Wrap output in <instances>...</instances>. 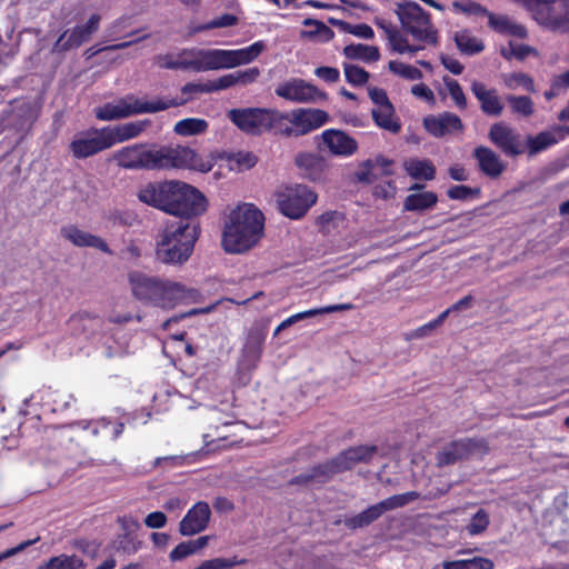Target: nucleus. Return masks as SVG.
Listing matches in <instances>:
<instances>
[{
	"instance_id": "obj_1",
	"label": "nucleus",
	"mask_w": 569,
	"mask_h": 569,
	"mask_svg": "<svg viewBox=\"0 0 569 569\" xmlns=\"http://www.w3.org/2000/svg\"><path fill=\"white\" fill-rule=\"evenodd\" d=\"M137 198L147 206L182 218L201 216L208 209L204 194L180 180L147 182L138 188Z\"/></svg>"
},
{
	"instance_id": "obj_2",
	"label": "nucleus",
	"mask_w": 569,
	"mask_h": 569,
	"mask_svg": "<svg viewBox=\"0 0 569 569\" xmlns=\"http://www.w3.org/2000/svg\"><path fill=\"white\" fill-rule=\"evenodd\" d=\"M129 284L137 299L162 309L197 302L200 297L196 289L180 282L150 277L137 271L129 273Z\"/></svg>"
},
{
	"instance_id": "obj_3",
	"label": "nucleus",
	"mask_w": 569,
	"mask_h": 569,
	"mask_svg": "<svg viewBox=\"0 0 569 569\" xmlns=\"http://www.w3.org/2000/svg\"><path fill=\"white\" fill-rule=\"evenodd\" d=\"M199 226L172 221L162 226L154 237V256L166 264H182L189 260L199 237Z\"/></svg>"
},
{
	"instance_id": "obj_4",
	"label": "nucleus",
	"mask_w": 569,
	"mask_h": 569,
	"mask_svg": "<svg viewBox=\"0 0 569 569\" xmlns=\"http://www.w3.org/2000/svg\"><path fill=\"white\" fill-rule=\"evenodd\" d=\"M184 101L186 100H166L160 97L148 98L128 94L96 108L94 114L99 120L111 121L134 114L156 113L171 107L181 106Z\"/></svg>"
},
{
	"instance_id": "obj_5",
	"label": "nucleus",
	"mask_w": 569,
	"mask_h": 569,
	"mask_svg": "<svg viewBox=\"0 0 569 569\" xmlns=\"http://www.w3.org/2000/svg\"><path fill=\"white\" fill-rule=\"evenodd\" d=\"M151 159V169H189L206 173L214 166L213 157H203L184 146L152 149Z\"/></svg>"
},
{
	"instance_id": "obj_6",
	"label": "nucleus",
	"mask_w": 569,
	"mask_h": 569,
	"mask_svg": "<svg viewBox=\"0 0 569 569\" xmlns=\"http://www.w3.org/2000/svg\"><path fill=\"white\" fill-rule=\"evenodd\" d=\"M396 12L403 30L417 42L425 48L437 44L438 30L432 24L430 16L418 3L412 1L398 3Z\"/></svg>"
},
{
	"instance_id": "obj_7",
	"label": "nucleus",
	"mask_w": 569,
	"mask_h": 569,
	"mask_svg": "<svg viewBox=\"0 0 569 569\" xmlns=\"http://www.w3.org/2000/svg\"><path fill=\"white\" fill-rule=\"evenodd\" d=\"M221 246L227 253L239 254L249 249V204L240 203L224 218Z\"/></svg>"
},
{
	"instance_id": "obj_8",
	"label": "nucleus",
	"mask_w": 569,
	"mask_h": 569,
	"mask_svg": "<svg viewBox=\"0 0 569 569\" xmlns=\"http://www.w3.org/2000/svg\"><path fill=\"white\" fill-rule=\"evenodd\" d=\"M317 200L318 194L311 188L301 183L281 187L276 193L279 211L292 220L303 218Z\"/></svg>"
},
{
	"instance_id": "obj_9",
	"label": "nucleus",
	"mask_w": 569,
	"mask_h": 569,
	"mask_svg": "<svg viewBox=\"0 0 569 569\" xmlns=\"http://www.w3.org/2000/svg\"><path fill=\"white\" fill-rule=\"evenodd\" d=\"M376 453L373 446H359L342 451L339 456L326 465L317 467L311 476L312 479L328 478L331 475L351 469L359 462L369 461Z\"/></svg>"
},
{
	"instance_id": "obj_10",
	"label": "nucleus",
	"mask_w": 569,
	"mask_h": 569,
	"mask_svg": "<svg viewBox=\"0 0 569 569\" xmlns=\"http://www.w3.org/2000/svg\"><path fill=\"white\" fill-rule=\"evenodd\" d=\"M488 450V445L483 439L465 438L443 447L437 456V462L439 466H447L471 456H483Z\"/></svg>"
},
{
	"instance_id": "obj_11",
	"label": "nucleus",
	"mask_w": 569,
	"mask_h": 569,
	"mask_svg": "<svg viewBox=\"0 0 569 569\" xmlns=\"http://www.w3.org/2000/svg\"><path fill=\"white\" fill-rule=\"evenodd\" d=\"M111 148L106 128L79 132L70 142L72 156L77 159L91 157Z\"/></svg>"
},
{
	"instance_id": "obj_12",
	"label": "nucleus",
	"mask_w": 569,
	"mask_h": 569,
	"mask_svg": "<svg viewBox=\"0 0 569 569\" xmlns=\"http://www.w3.org/2000/svg\"><path fill=\"white\" fill-rule=\"evenodd\" d=\"M276 94L295 103H310L327 99V94L300 78H292L276 88Z\"/></svg>"
},
{
	"instance_id": "obj_13",
	"label": "nucleus",
	"mask_w": 569,
	"mask_h": 569,
	"mask_svg": "<svg viewBox=\"0 0 569 569\" xmlns=\"http://www.w3.org/2000/svg\"><path fill=\"white\" fill-rule=\"evenodd\" d=\"M200 72L222 68H233L249 60V49L222 50L200 49Z\"/></svg>"
},
{
	"instance_id": "obj_14",
	"label": "nucleus",
	"mask_w": 569,
	"mask_h": 569,
	"mask_svg": "<svg viewBox=\"0 0 569 569\" xmlns=\"http://www.w3.org/2000/svg\"><path fill=\"white\" fill-rule=\"evenodd\" d=\"M287 119L291 124L287 132L303 136L326 124L329 121V114L321 109L301 108L291 111Z\"/></svg>"
},
{
	"instance_id": "obj_15",
	"label": "nucleus",
	"mask_w": 569,
	"mask_h": 569,
	"mask_svg": "<svg viewBox=\"0 0 569 569\" xmlns=\"http://www.w3.org/2000/svg\"><path fill=\"white\" fill-rule=\"evenodd\" d=\"M488 137L507 156L516 157L525 150L520 133L505 122L493 123L489 129Z\"/></svg>"
},
{
	"instance_id": "obj_16",
	"label": "nucleus",
	"mask_w": 569,
	"mask_h": 569,
	"mask_svg": "<svg viewBox=\"0 0 569 569\" xmlns=\"http://www.w3.org/2000/svg\"><path fill=\"white\" fill-rule=\"evenodd\" d=\"M152 149L141 144L124 147L114 153L118 166L126 169H151Z\"/></svg>"
},
{
	"instance_id": "obj_17",
	"label": "nucleus",
	"mask_w": 569,
	"mask_h": 569,
	"mask_svg": "<svg viewBox=\"0 0 569 569\" xmlns=\"http://www.w3.org/2000/svg\"><path fill=\"white\" fill-rule=\"evenodd\" d=\"M210 516L209 505L203 501L197 502L180 521L179 532L188 537L203 531L210 521Z\"/></svg>"
},
{
	"instance_id": "obj_18",
	"label": "nucleus",
	"mask_w": 569,
	"mask_h": 569,
	"mask_svg": "<svg viewBox=\"0 0 569 569\" xmlns=\"http://www.w3.org/2000/svg\"><path fill=\"white\" fill-rule=\"evenodd\" d=\"M423 127L433 137H443L463 130L461 119L451 112L426 117L423 119Z\"/></svg>"
},
{
	"instance_id": "obj_19",
	"label": "nucleus",
	"mask_w": 569,
	"mask_h": 569,
	"mask_svg": "<svg viewBox=\"0 0 569 569\" xmlns=\"http://www.w3.org/2000/svg\"><path fill=\"white\" fill-rule=\"evenodd\" d=\"M60 234L66 241L72 243L76 247H91L104 253H111V250L102 238L82 230L74 224L62 227L60 229Z\"/></svg>"
},
{
	"instance_id": "obj_20",
	"label": "nucleus",
	"mask_w": 569,
	"mask_h": 569,
	"mask_svg": "<svg viewBox=\"0 0 569 569\" xmlns=\"http://www.w3.org/2000/svg\"><path fill=\"white\" fill-rule=\"evenodd\" d=\"M569 136V127L553 126L548 130L541 131L536 136L527 138V148L530 156L537 154Z\"/></svg>"
},
{
	"instance_id": "obj_21",
	"label": "nucleus",
	"mask_w": 569,
	"mask_h": 569,
	"mask_svg": "<svg viewBox=\"0 0 569 569\" xmlns=\"http://www.w3.org/2000/svg\"><path fill=\"white\" fill-rule=\"evenodd\" d=\"M101 17L97 13L91 14L88 21L82 26H77L72 30L64 32L57 42L62 49L79 47L94 33L100 24Z\"/></svg>"
},
{
	"instance_id": "obj_22",
	"label": "nucleus",
	"mask_w": 569,
	"mask_h": 569,
	"mask_svg": "<svg viewBox=\"0 0 569 569\" xmlns=\"http://www.w3.org/2000/svg\"><path fill=\"white\" fill-rule=\"evenodd\" d=\"M321 137L326 147L333 154L348 157L358 149L357 141L341 130L328 129L322 132Z\"/></svg>"
},
{
	"instance_id": "obj_23",
	"label": "nucleus",
	"mask_w": 569,
	"mask_h": 569,
	"mask_svg": "<svg viewBox=\"0 0 569 569\" xmlns=\"http://www.w3.org/2000/svg\"><path fill=\"white\" fill-rule=\"evenodd\" d=\"M471 91L481 103V110L489 116H500L503 104L493 89H487L481 82L473 81Z\"/></svg>"
},
{
	"instance_id": "obj_24",
	"label": "nucleus",
	"mask_w": 569,
	"mask_h": 569,
	"mask_svg": "<svg viewBox=\"0 0 569 569\" xmlns=\"http://www.w3.org/2000/svg\"><path fill=\"white\" fill-rule=\"evenodd\" d=\"M149 124H150L149 120H138V121L127 122L123 124H118L114 127H104V128L107 130L110 146L112 147L117 143H121L123 141H127V140L138 137L141 132H143L147 129V127Z\"/></svg>"
},
{
	"instance_id": "obj_25",
	"label": "nucleus",
	"mask_w": 569,
	"mask_h": 569,
	"mask_svg": "<svg viewBox=\"0 0 569 569\" xmlns=\"http://www.w3.org/2000/svg\"><path fill=\"white\" fill-rule=\"evenodd\" d=\"M423 186L415 183L410 190L418 191L410 193L403 201V210L406 211H425L433 208L438 201V197L432 191H423Z\"/></svg>"
},
{
	"instance_id": "obj_26",
	"label": "nucleus",
	"mask_w": 569,
	"mask_h": 569,
	"mask_svg": "<svg viewBox=\"0 0 569 569\" xmlns=\"http://www.w3.org/2000/svg\"><path fill=\"white\" fill-rule=\"evenodd\" d=\"M489 27L496 32L512 36L519 39H525L528 36V31L525 26L513 21L508 16L495 14L492 12L487 13Z\"/></svg>"
},
{
	"instance_id": "obj_27",
	"label": "nucleus",
	"mask_w": 569,
	"mask_h": 569,
	"mask_svg": "<svg viewBox=\"0 0 569 569\" xmlns=\"http://www.w3.org/2000/svg\"><path fill=\"white\" fill-rule=\"evenodd\" d=\"M353 306L351 303H338V305H330L325 306L320 308H313L306 311H301L298 313H295L287 319H284L274 330V336L279 335L280 331L289 328L290 326L295 325L296 322L311 318L319 315H326V313H332V312H339V311H347L351 310Z\"/></svg>"
},
{
	"instance_id": "obj_28",
	"label": "nucleus",
	"mask_w": 569,
	"mask_h": 569,
	"mask_svg": "<svg viewBox=\"0 0 569 569\" xmlns=\"http://www.w3.org/2000/svg\"><path fill=\"white\" fill-rule=\"evenodd\" d=\"M475 157L481 171L489 177H499L506 168L499 156L487 147L476 148Z\"/></svg>"
},
{
	"instance_id": "obj_29",
	"label": "nucleus",
	"mask_w": 569,
	"mask_h": 569,
	"mask_svg": "<svg viewBox=\"0 0 569 569\" xmlns=\"http://www.w3.org/2000/svg\"><path fill=\"white\" fill-rule=\"evenodd\" d=\"M402 166L412 179L430 181L436 177V167L428 159L409 158L403 161Z\"/></svg>"
},
{
	"instance_id": "obj_30",
	"label": "nucleus",
	"mask_w": 569,
	"mask_h": 569,
	"mask_svg": "<svg viewBox=\"0 0 569 569\" xmlns=\"http://www.w3.org/2000/svg\"><path fill=\"white\" fill-rule=\"evenodd\" d=\"M372 118L376 124L391 133H398L401 129L399 118L396 116L395 108L392 104H385L378 108H373Z\"/></svg>"
},
{
	"instance_id": "obj_31",
	"label": "nucleus",
	"mask_w": 569,
	"mask_h": 569,
	"mask_svg": "<svg viewBox=\"0 0 569 569\" xmlns=\"http://www.w3.org/2000/svg\"><path fill=\"white\" fill-rule=\"evenodd\" d=\"M343 54L348 59L360 60L367 63L376 62L381 57L378 47L365 43H350L346 46Z\"/></svg>"
},
{
	"instance_id": "obj_32",
	"label": "nucleus",
	"mask_w": 569,
	"mask_h": 569,
	"mask_svg": "<svg viewBox=\"0 0 569 569\" xmlns=\"http://www.w3.org/2000/svg\"><path fill=\"white\" fill-rule=\"evenodd\" d=\"M37 569H86V563L77 555L60 553L49 558L39 565Z\"/></svg>"
},
{
	"instance_id": "obj_33",
	"label": "nucleus",
	"mask_w": 569,
	"mask_h": 569,
	"mask_svg": "<svg viewBox=\"0 0 569 569\" xmlns=\"http://www.w3.org/2000/svg\"><path fill=\"white\" fill-rule=\"evenodd\" d=\"M453 40L458 50L463 54H476L485 49L483 42L468 30L457 31L453 36Z\"/></svg>"
},
{
	"instance_id": "obj_34",
	"label": "nucleus",
	"mask_w": 569,
	"mask_h": 569,
	"mask_svg": "<svg viewBox=\"0 0 569 569\" xmlns=\"http://www.w3.org/2000/svg\"><path fill=\"white\" fill-rule=\"evenodd\" d=\"M303 24L308 27V29L300 32V36L305 39L328 42L333 38V31L321 21L306 19Z\"/></svg>"
},
{
	"instance_id": "obj_35",
	"label": "nucleus",
	"mask_w": 569,
	"mask_h": 569,
	"mask_svg": "<svg viewBox=\"0 0 569 569\" xmlns=\"http://www.w3.org/2000/svg\"><path fill=\"white\" fill-rule=\"evenodd\" d=\"M209 123L201 118H186L176 122L174 133L182 137L202 134L208 130Z\"/></svg>"
},
{
	"instance_id": "obj_36",
	"label": "nucleus",
	"mask_w": 569,
	"mask_h": 569,
	"mask_svg": "<svg viewBox=\"0 0 569 569\" xmlns=\"http://www.w3.org/2000/svg\"><path fill=\"white\" fill-rule=\"evenodd\" d=\"M391 36L387 44L389 50L393 53L415 56L417 52L425 49V46L419 42L418 44H411L408 38L399 30Z\"/></svg>"
},
{
	"instance_id": "obj_37",
	"label": "nucleus",
	"mask_w": 569,
	"mask_h": 569,
	"mask_svg": "<svg viewBox=\"0 0 569 569\" xmlns=\"http://www.w3.org/2000/svg\"><path fill=\"white\" fill-rule=\"evenodd\" d=\"M296 164L303 171V176L316 181L320 178L322 162L311 153H301L296 158Z\"/></svg>"
},
{
	"instance_id": "obj_38",
	"label": "nucleus",
	"mask_w": 569,
	"mask_h": 569,
	"mask_svg": "<svg viewBox=\"0 0 569 569\" xmlns=\"http://www.w3.org/2000/svg\"><path fill=\"white\" fill-rule=\"evenodd\" d=\"M207 157H213L214 163L217 161H224L230 171H240L244 169L249 161V156L246 152H217L210 153Z\"/></svg>"
},
{
	"instance_id": "obj_39",
	"label": "nucleus",
	"mask_w": 569,
	"mask_h": 569,
	"mask_svg": "<svg viewBox=\"0 0 569 569\" xmlns=\"http://www.w3.org/2000/svg\"><path fill=\"white\" fill-rule=\"evenodd\" d=\"M273 121V112L266 109H251V134L269 130Z\"/></svg>"
},
{
	"instance_id": "obj_40",
	"label": "nucleus",
	"mask_w": 569,
	"mask_h": 569,
	"mask_svg": "<svg viewBox=\"0 0 569 569\" xmlns=\"http://www.w3.org/2000/svg\"><path fill=\"white\" fill-rule=\"evenodd\" d=\"M500 53L507 60L512 58L525 60L530 56L538 57V51L533 47L522 43H515L512 41H510L507 47H501Z\"/></svg>"
},
{
	"instance_id": "obj_41",
	"label": "nucleus",
	"mask_w": 569,
	"mask_h": 569,
	"mask_svg": "<svg viewBox=\"0 0 569 569\" xmlns=\"http://www.w3.org/2000/svg\"><path fill=\"white\" fill-rule=\"evenodd\" d=\"M512 113L528 118L533 114L535 107L532 100L527 96L510 94L506 98Z\"/></svg>"
},
{
	"instance_id": "obj_42",
	"label": "nucleus",
	"mask_w": 569,
	"mask_h": 569,
	"mask_svg": "<svg viewBox=\"0 0 569 569\" xmlns=\"http://www.w3.org/2000/svg\"><path fill=\"white\" fill-rule=\"evenodd\" d=\"M503 83L507 88L511 90H517L522 88L529 92H535L536 88L533 84V79L526 73L522 72H513L503 76Z\"/></svg>"
},
{
	"instance_id": "obj_43",
	"label": "nucleus",
	"mask_w": 569,
	"mask_h": 569,
	"mask_svg": "<svg viewBox=\"0 0 569 569\" xmlns=\"http://www.w3.org/2000/svg\"><path fill=\"white\" fill-rule=\"evenodd\" d=\"M388 69L391 73L406 80L415 81L422 78V72L419 69L398 60L389 61Z\"/></svg>"
},
{
	"instance_id": "obj_44",
	"label": "nucleus",
	"mask_w": 569,
	"mask_h": 569,
	"mask_svg": "<svg viewBox=\"0 0 569 569\" xmlns=\"http://www.w3.org/2000/svg\"><path fill=\"white\" fill-rule=\"evenodd\" d=\"M490 523L489 515L486 510L479 509L466 526V530L470 536H478L485 532Z\"/></svg>"
},
{
	"instance_id": "obj_45",
	"label": "nucleus",
	"mask_w": 569,
	"mask_h": 569,
	"mask_svg": "<svg viewBox=\"0 0 569 569\" xmlns=\"http://www.w3.org/2000/svg\"><path fill=\"white\" fill-rule=\"evenodd\" d=\"M199 53H200V49H196V48L184 49L181 52H179L180 60H181V63H180L181 69L200 72L201 63H200Z\"/></svg>"
},
{
	"instance_id": "obj_46",
	"label": "nucleus",
	"mask_w": 569,
	"mask_h": 569,
	"mask_svg": "<svg viewBox=\"0 0 569 569\" xmlns=\"http://www.w3.org/2000/svg\"><path fill=\"white\" fill-rule=\"evenodd\" d=\"M451 7L455 12L468 16H487L488 13L485 7L470 0L453 1Z\"/></svg>"
},
{
	"instance_id": "obj_47",
	"label": "nucleus",
	"mask_w": 569,
	"mask_h": 569,
	"mask_svg": "<svg viewBox=\"0 0 569 569\" xmlns=\"http://www.w3.org/2000/svg\"><path fill=\"white\" fill-rule=\"evenodd\" d=\"M443 83L456 106L460 109H465L467 107V100L459 82L452 78L445 77Z\"/></svg>"
},
{
	"instance_id": "obj_48",
	"label": "nucleus",
	"mask_w": 569,
	"mask_h": 569,
	"mask_svg": "<svg viewBox=\"0 0 569 569\" xmlns=\"http://www.w3.org/2000/svg\"><path fill=\"white\" fill-rule=\"evenodd\" d=\"M263 213L251 204V247L263 237Z\"/></svg>"
},
{
	"instance_id": "obj_49",
	"label": "nucleus",
	"mask_w": 569,
	"mask_h": 569,
	"mask_svg": "<svg viewBox=\"0 0 569 569\" xmlns=\"http://www.w3.org/2000/svg\"><path fill=\"white\" fill-rule=\"evenodd\" d=\"M418 498V493L416 491H409L400 495L391 496L385 500H382V505L386 511L393 510L400 507L408 505L411 501H415Z\"/></svg>"
},
{
	"instance_id": "obj_50",
	"label": "nucleus",
	"mask_w": 569,
	"mask_h": 569,
	"mask_svg": "<svg viewBox=\"0 0 569 569\" xmlns=\"http://www.w3.org/2000/svg\"><path fill=\"white\" fill-rule=\"evenodd\" d=\"M345 76L349 83L355 86H362L369 79V73L358 66L345 64Z\"/></svg>"
},
{
	"instance_id": "obj_51",
	"label": "nucleus",
	"mask_w": 569,
	"mask_h": 569,
	"mask_svg": "<svg viewBox=\"0 0 569 569\" xmlns=\"http://www.w3.org/2000/svg\"><path fill=\"white\" fill-rule=\"evenodd\" d=\"M243 562L234 558H213L202 561L194 569H230L233 566Z\"/></svg>"
},
{
	"instance_id": "obj_52",
	"label": "nucleus",
	"mask_w": 569,
	"mask_h": 569,
	"mask_svg": "<svg viewBox=\"0 0 569 569\" xmlns=\"http://www.w3.org/2000/svg\"><path fill=\"white\" fill-rule=\"evenodd\" d=\"M241 78V73L237 71L233 73L224 74L216 80H209L210 92L227 89L232 84L239 82Z\"/></svg>"
},
{
	"instance_id": "obj_53",
	"label": "nucleus",
	"mask_w": 569,
	"mask_h": 569,
	"mask_svg": "<svg viewBox=\"0 0 569 569\" xmlns=\"http://www.w3.org/2000/svg\"><path fill=\"white\" fill-rule=\"evenodd\" d=\"M238 18L231 13H224L220 17H217L203 26L198 28V31L216 29V28H228L237 24Z\"/></svg>"
},
{
	"instance_id": "obj_54",
	"label": "nucleus",
	"mask_w": 569,
	"mask_h": 569,
	"mask_svg": "<svg viewBox=\"0 0 569 569\" xmlns=\"http://www.w3.org/2000/svg\"><path fill=\"white\" fill-rule=\"evenodd\" d=\"M192 555H196V552H194V549H193L190 540L182 541V542L178 543L171 550V552L169 553V560L171 562H177V561H181Z\"/></svg>"
},
{
	"instance_id": "obj_55",
	"label": "nucleus",
	"mask_w": 569,
	"mask_h": 569,
	"mask_svg": "<svg viewBox=\"0 0 569 569\" xmlns=\"http://www.w3.org/2000/svg\"><path fill=\"white\" fill-rule=\"evenodd\" d=\"M210 86H209V81L207 82H198V83H194V82H190V83H187L184 84L182 88H181V92L182 94H187L188 97L187 98H181V100H186L183 103H186L192 96L194 94H198V93H209L210 92ZM166 100H171L170 98H164ZM178 101H180V99H177Z\"/></svg>"
},
{
	"instance_id": "obj_56",
	"label": "nucleus",
	"mask_w": 569,
	"mask_h": 569,
	"mask_svg": "<svg viewBox=\"0 0 569 569\" xmlns=\"http://www.w3.org/2000/svg\"><path fill=\"white\" fill-rule=\"evenodd\" d=\"M353 178L361 183H371L375 180L373 162L368 160L359 166L355 171Z\"/></svg>"
},
{
	"instance_id": "obj_57",
	"label": "nucleus",
	"mask_w": 569,
	"mask_h": 569,
	"mask_svg": "<svg viewBox=\"0 0 569 569\" xmlns=\"http://www.w3.org/2000/svg\"><path fill=\"white\" fill-rule=\"evenodd\" d=\"M230 120L242 131H249V111L244 109H232L228 113Z\"/></svg>"
},
{
	"instance_id": "obj_58",
	"label": "nucleus",
	"mask_w": 569,
	"mask_h": 569,
	"mask_svg": "<svg viewBox=\"0 0 569 569\" xmlns=\"http://www.w3.org/2000/svg\"><path fill=\"white\" fill-rule=\"evenodd\" d=\"M411 93L418 98L421 99L430 104H435L436 97L433 91L426 86L425 83H417L411 87Z\"/></svg>"
},
{
	"instance_id": "obj_59",
	"label": "nucleus",
	"mask_w": 569,
	"mask_h": 569,
	"mask_svg": "<svg viewBox=\"0 0 569 569\" xmlns=\"http://www.w3.org/2000/svg\"><path fill=\"white\" fill-rule=\"evenodd\" d=\"M180 54H163L156 58V64L163 69H181Z\"/></svg>"
},
{
	"instance_id": "obj_60",
	"label": "nucleus",
	"mask_w": 569,
	"mask_h": 569,
	"mask_svg": "<svg viewBox=\"0 0 569 569\" xmlns=\"http://www.w3.org/2000/svg\"><path fill=\"white\" fill-rule=\"evenodd\" d=\"M227 437L226 436H218L217 439L211 438V435L204 433L203 435V443L206 452L216 451L220 448L228 447L229 445L226 443Z\"/></svg>"
},
{
	"instance_id": "obj_61",
	"label": "nucleus",
	"mask_w": 569,
	"mask_h": 569,
	"mask_svg": "<svg viewBox=\"0 0 569 569\" xmlns=\"http://www.w3.org/2000/svg\"><path fill=\"white\" fill-rule=\"evenodd\" d=\"M167 523V516L161 511L149 513L144 519V525L151 529L163 528Z\"/></svg>"
},
{
	"instance_id": "obj_62",
	"label": "nucleus",
	"mask_w": 569,
	"mask_h": 569,
	"mask_svg": "<svg viewBox=\"0 0 569 569\" xmlns=\"http://www.w3.org/2000/svg\"><path fill=\"white\" fill-rule=\"evenodd\" d=\"M315 74L326 82L333 83L339 80V70L332 67H319L315 70Z\"/></svg>"
},
{
	"instance_id": "obj_63",
	"label": "nucleus",
	"mask_w": 569,
	"mask_h": 569,
	"mask_svg": "<svg viewBox=\"0 0 569 569\" xmlns=\"http://www.w3.org/2000/svg\"><path fill=\"white\" fill-rule=\"evenodd\" d=\"M348 32L358 38L367 39V40L372 39L375 37L373 29L369 24H366V23H358V24L351 26V27H349Z\"/></svg>"
},
{
	"instance_id": "obj_64",
	"label": "nucleus",
	"mask_w": 569,
	"mask_h": 569,
	"mask_svg": "<svg viewBox=\"0 0 569 569\" xmlns=\"http://www.w3.org/2000/svg\"><path fill=\"white\" fill-rule=\"evenodd\" d=\"M495 563L491 559L485 557H475L467 559V569H493Z\"/></svg>"
}]
</instances>
